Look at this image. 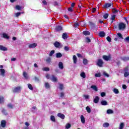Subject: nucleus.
Instances as JSON below:
<instances>
[{
    "instance_id": "412c9836",
    "label": "nucleus",
    "mask_w": 129,
    "mask_h": 129,
    "mask_svg": "<svg viewBox=\"0 0 129 129\" xmlns=\"http://www.w3.org/2000/svg\"><path fill=\"white\" fill-rule=\"evenodd\" d=\"M83 34L85 36H89V35H90V32L88 31H85L83 32Z\"/></svg>"
},
{
    "instance_id": "37998d69",
    "label": "nucleus",
    "mask_w": 129,
    "mask_h": 129,
    "mask_svg": "<svg viewBox=\"0 0 129 129\" xmlns=\"http://www.w3.org/2000/svg\"><path fill=\"white\" fill-rule=\"evenodd\" d=\"M21 14H22V13H21V12H18L15 14V17H16V18H18V17H20V16H21Z\"/></svg>"
},
{
    "instance_id": "58836bf2",
    "label": "nucleus",
    "mask_w": 129,
    "mask_h": 129,
    "mask_svg": "<svg viewBox=\"0 0 129 129\" xmlns=\"http://www.w3.org/2000/svg\"><path fill=\"white\" fill-rule=\"evenodd\" d=\"M121 60L123 61H128L129 57H123L121 58Z\"/></svg>"
},
{
    "instance_id": "2eb2a0df",
    "label": "nucleus",
    "mask_w": 129,
    "mask_h": 129,
    "mask_svg": "<svg viewBox=\"0 0 129 129\" xmlns=\"http://www.w3.org/2000/svg\"><path fill=\"white\" fill-rule=\"evenodd\" d=\"M5 103V97L3 96H0V104Z\"/></svg>"
},
{
    "instance_id": "aec40b11",
    "label": "nucleus",
    "mask_w": 129,
    "mask_h": 129,
    "mask_svg": "<svg viewBox=\"0 0 129 129\" xmlns=\"http://www.w3.org/2000/svg\"><path fill=\"white\" fill-rule=\"evenodd\" d=\"M81 121L83 123H85V118L83 115H81Z\"/></svg>"
},
{
    "instance_id": "864d4df0",
    "label": "nucleus",
    "mask_w": 129,
    "mask_h": 129,
    "mask_svg": "<svg viewBox=\"0 0 129 129\" xmlns=\"http://www.w3.org/2000/svg\"><path fill=\"white\" fill-rule=\"evenodd\" d=\"M106 40L108 41V42H111V38H110L109 36H107L106 37Z\"/></svg>"
},
{
    "instance_id": "052dcab7",
    "label": "nucleus",
    "mask_w": 129,
    "mask_h": 129,
    "mask_svg": "<svg viewBox=\"0 0 129 129\" xmlns=\"http://www.w3.org/2000/svg\"><path fill=\"white\" fill-rule=\"evenodd\" d=\"M64 95H65L63 92H61L60 97H61L62 98H64Z\"/></svg>"
},
{
    "instance_id": "bb28decb",
    "label": "nucleus",
    "mask_w": 129,
    "mask_h": 129,
    "mask_svg": "<svg viewBox=\"0 0 129 129\" xmlns=\"http://www.w3.org/2000/svg\"><path fill=\"white\" fill-rule=\"evenodd\" d=\"M62 56V53H61L60 52H57L56 53V57L57 58H61Z\"/></svg>"
},
{
    "instance_id": "3c124183",
    "label": "nucleus",
    "mask_w": 129,
    "mask_h": 129,
    "mask_svg": "<svg viewBox=\"0 0 129 129\" xmlns=\"http://www.w3.org/2000/svg\"><path fill=\"white\" fill-rule=\"evenodd\" d=\"M78 27H79V24L78 23V22L75 23L74 24V27L75 28H78Z\"/></svg>"
},
{
    "instance_id": "cd10ccee",
    "label": "nucleus",
    "mask_w": 129,
    "mask_h": 129,
    "mask_svg": "<svg viewBox=\"0 0 129 129\" xmlns=\"http://www.w3.org/2000/svg\"><path fill=\"white\" fill-rule=\"evenodd\" d=\"M113 92L115 94H118V93H119V91H118V89H117L116 88H114L113 90Z\"/></svg>"
},
{
    "instance_id": "f3484780",
    "label": "nucleus",
    "mask_w": 129,
    "mask_h": 129,
    "mask_svg": "<svg viewBox=\"0 0 129 129\" xmlns=\"http://www.w3.org/2000/svg\"><path fill=\"white\" fill-rule=\"evenodd\" d=\"M54 45L55 48H59V46H61V44L58 41H55L54 43Z\"/></svg>"
},
{
    "instance_id": "0e129e2a",
    "label": "nucleus",
    "mask_w": 129,
    "mask_h": 129,
    "mask_svg": "<svg viewBox=\"0 0 129 129\" xmlns=\"http://www.w3.org/2000/svg\"><path fill=\"white\" fill-rule=\"evenodd\" d=\"M42 4H43V5L45 6H47V1H46V0H43L42 1Z\"/></svg>"
},
{
    "instance_id": "603ef678",
    "label": "nucleus",
    "mask_w": 129,
    "mask_h": 129,
    "mask_svg": "<svg viewBox=\"0 0 129 129\" xmlns=\"http://www.w3.org/2000/svg\"><path fill=\"white\" fill-rule=\"evenodd\" d=\"M68 11L72 13V12H73V8L72 7H70L68 9Z\"/></svg>"
},
{
    "instance_id": "69168bd1",
    "label": "nucleus",
    "mask_w": 129,
    "mask_h": 129,
    "mask_svg": "<svg viewBox=\"0 0 129 129\" xmlns=\"http://www.w3.org/2000/svg\"><path fill=\"white\" fill-rule=\"evenodd\" d=\"M64 50H65V51H69V47L64 46Z\"/></svg>"
},
{
    "instance_id": "7c9ffc66",
    "label": "nucleus",
    "mask_w": 129,
    "mask_h": 129,
    "mask_svg": "<svg viewBox=\"0 0 129 129\" xmlns=\"http://www.w3.org/2000/svg\"><path fill=\"white\" fill-rule=\"evenodd\" d=\"M50 120L51 121H53V122H55L56 121V118H55V116L53 115H51L50 116Z\"/></svg>"
},
{
    "instance_id": "20e7f679",
    "label": "nucleus",
    "mask_w": 129,
    "mask_h": 129,
    "mask_svg": "<svg viewBox=\"0 0 129 129\" xmlns=\"http://www.w3.org/2000/svg\"><path fill=\"white\" fill-rule=\"evenodd\" d=\"M124 77H127V76H129V72H128V67H126L124 69Z\"/></svg>"
},
{
    "instance_id": "4c0bfd02",
    "label": "nucleus",
    "mask_w": 129,
    "mask_h": 129,
    "mask_svg": "<svg viewBox=\"0 0 129 129\" xmlns=\"http://www.w3.org/2000/svg\"><path fill=\"white\" fill-rule=\"evenodd\" d=\"M124 127V123L122 122L120 124L119 128V129H122Z\"/></svg>"
},
{
    "instance_id": "f03ea898",
    "label": "nucleus",
    "mask_w": 129,
    "mask_h": 129,
    "mask_svg": "<svg viewBox=\"0 0 129 129\" xmlns=\"http://www.w3.org/2000/svg\"><path fill=\"white\" fill-rule=\"evenodd\" d=\"M110 7H113V4L112 3H105L103 6V9H108Z\"/></svg>"
},
{
    "instance_id": "c9c22d12",
    "label": "nucleus",
    "mask_w": 129,
    "mask_h": 129,
    "mask_svg": "<svg viewBox=\"0 0 129 129\" xmlns=\"http://www.w3.org/2000/svg\"><path fill=\"white\" fill-rule=\"evenodd\" d=\"M107 113L108 114H110L111 113H113V110H111V109H108L107 110Z\"/></svg>"
},
{
    "instance_id": "2f4dec72",
    "label": "nucleus",
    "mask_w": 129,
    "mask_h": 129,
    "mask_svg": "<svg viewBox=\"0 0 129 129\" xmlns=\"http://www.w3.org/2000/svg\"><path fill=\"white\" fill-rule=\"evenodd\" d=\"M104 127H108L109 126V123L108 122H105L103 124Z\"/></svg>"
},
{
    "instance_id": "bf43d9fd",
    "label": "nucleus",
    "mask_w": 129,
    "mask_h": 129,
    "mask_svg": "<svg viewBox=\"0 0 129 129\" xmlns=\"http://www.w3.org/2000/svg\"><path fill=\"white\" fill-rule=\"evenodd\" d=\"M105 95H106L105 92L101 93V96L102 97H104V96H105Z\"/></svg>"
},
{
    "instance_id": "680f3d73",
    "label": "nucleus",
    "mask_w": 129,
    "mask_h": 129,
    "mask_svg": "<svg viewBox=\"0 0 129 129\" xmlns=\"http://www.w3.org/2000/svg\"><path fill=\"white\" fill-rule=\"evenodd\" d=\"M95 77H100V76H101V75H100V73L95 74Z\"/></svg>"
},
{
    "instance_id": "ddd939ff",
    "label": "nucleus",
    "mask_w": 129,
    "mask_h": 129,
    "mask_svg": "<svg viewBox=\"0 0 129 129\" xmlns=\"http://www.w3.org/2000/svg\"><path fill=\"white\" fill-rule=\"evenodd\" d=\"M0 50L1 51H8V48L4 46L3 45H0Z\"/></svg>"
},
{
    "instance_id": "79ce46f5",
    "label": "nucleus",
    "mask_w": 129,
    "mask_h": 129,
    "mask_svg": "<svg viewBox=\"0 0 129 129\" xmlns=\"http://www.w3.org/2000/svg\"><path fill=\"white\" fill-rule=\"evenodd\" d=\"M42 70L43 71L48 72V71H50V69L49 68L45 67L42 68Z\"/></svg>"
},
{
    "instance_id": "a878e982",
    "label": "nucleus",
    "mask_w": 129,
    "mask_h": 129,
    "mask_svg": "<svg viewBox=\"0 0 129 129\" xmlns=\"http://www.w3.org/2000/svg\"><path fill=\"white\" fill-rule=\"evenodd\" d=\"M80 76L82 78H86V75H85V73L84 72H83L80 74Z\"/></svg>"
},
{
    "instance_id": "ea45409f",
    "label": "nucleus",
    "mask_w": 129,
    "mask_h": 129,
    "mask_svg": "<svg viewBox=\"0 0 129 129\" xmlns=\"http://www.w3.org/2000/svg\"><path fill=\"white\" fill-rule=\"evenodd\" d=\"M23 76L26 79H28V74L26 72H23Z\"/></svg>"
},
{
    "instance_id": "39448f33",
    "label": "nucleus",
    "mask_w": 129,
    "mask_h": 129,
    "mask_svg": "<svg viewBox=\"0 0 129 129\" xmlns=\"http://www.w3.org/2000/svg\"><path fill=\"white\" fill-rule=\"evenodd\" d=\"M103 60H102L101 59H98L97 65L99 66V67H102L103 66Z\"/></svg>"
},
{
    "instance_id": "4d7b16f0",
    "label": "nucleus",
    "mask_w": 129,
    "mask_h": 129,
    "mask_svg": "<svg viewBox=\"0 0 129 129\" xmlns=\"http://www.w3.org/2000/svg\"><path fill=\"white\" fill-rule=\"evenodd\" d=\"M115 19V15H113L111 16V20H112V21H114Z\"/></svg>"
},
{
    "instance_id": "4be33fe9",
    "label": "nucleus",
    "mask_w": 129,
    "mask_h": 129,
    "mask_svg": "<svg viewBox=\"0 0 129 129\" xmlns=\"http://www.w3.org/2000/svg\"><path fill=\"white\" fill-rule=\"evenodd\" d=\"M0 73L1 74V75H2V76H5V73H6V71H5V69H1Z\"/></svg>"
},
{
    "instance_id": "473e14b6",
    "label": "nucleus",
    "mask_w": 129,
    "mask_h": 129,
    "mask_svg": "<svg viewBox=\"0 0 129 129\" xmlns=\"http://www.w3.org/2000/svg\"><path fill=\"white\" fill-rule=\"evenodd\" d=\"M86 109L88 113H90V112H91V109H90V107H89V106H87L86 107Z\"/></svg>"
},
{
    "instance_id": "7ed1b4c3",
    "label": "nucleus",
    "mask_w": 129,
    "mask_h": 129,
    "mask_svg": "<svg viewBox=\"0 0 129 129\" xmlns=\"http://www.w3.org/2000/svg\"><path fill=\"white\" fill-rule=\"evenodd\" d=\"M119 30H124L125 29V24L120 23L118 25Z\"/></svg>"
},
{
    "instance_id": "f8f14e48",
    "label": "nucleus",
    "mask_w": 129,
    "mask_h": 129,
    "mask_svg": "<svg viewBox=\"0 0 129 129\" xmlns=\"http://www.w3.org/2000/svg\"><path fill=\"white\" fill-rule=\"evenodd\" d=\"M58 67L59 69H61V70H63V69H64V66H63V62H62L61 61H59L58 62Z\"/></svg>"
},
{
    "instance_id": "a18cd8bd",
    "label": "nucleus",
    "mask_w": 129,
    "mask_h": 129,
    "mask_svg": "<svg viewBox=\"0 0 129 129\" xmlns=\"http://www.w3.org/2000/svg\"><path fill=\"white\" fill-rule=\"evenodd\" d=\"M70 127H71V124L68 123L66 124V128L68 129V128H70Z\"/></svg>"
},
{
    "instance_id": "09e8293b",
    "label": "nucleus",
    "mask_w": 129,
    "mask_h": 129,
    "mask_svg": "<svg viewBox=\"0 0 129 129\" xmlns=\"http://www.w3.org/2000/svg\"><path fill=\"white\" fill-rule=\"evenodd\" d=\"M54 53H55V50H51L50 53H49V56H53V54H54Z\"/></svg>"
},
{
    "instance_id": "5fc2aeb1",
    "label": "nucleus",
    "mask_w": 129,
    "mask_h": 129,
    "mask_svg": "<svg viewBox=\"0 0 129 129\" xmlns=\"http://www.w3.org/2000/svg\"><path fill=\"white\" fill-rule=\"evenodd\" d=\"M63 84H59V89L60 90H63Z\"/></svg>"
},
{
    "instance_id": "a211bd4d",
    "label": "nucleus",
    "mask_w": 129,
    "mask_h": 129,
    "mask_svg": "<svg viewBox=\"0 0 129 129\" xmlns=\"http://www.w3.org/2000/svg\"><path fill=\"white\" fill-rule=\"evenodd\" d=\"M62 38L63 40H66L68 38V35L67 33H63L62 35Z\"/></svg>"
},
{
    "instance_id": "c03bdc74",
    "label": "nucleus",
    "mask_w": 129,
    "mask_h": 129,
    "mask_svg": "<svg viewBox=\"0 0 129 129\" xmlns=\"http://www.w3.org/2000/svg\"><path fill=\"white\" fill-rule=\"evenodd\" d=\"M28 87L30 90H33V86L31 84H28Z\"/></svg>"
},
{
    "instance_id": "f704fd0d",
    "label": "nucleus",
    "mask_w": 129,
    "mask_h": 129,
    "mask_svg": "<svg viewBox=\"0 0 129 129\" xmlns=\"http://www.w3.org/2000/svg\"><path fill=\"white\" fill-rule=\"evenodd\" d=\"M117 36H118V37H119V38H120V39H122V40H123V37H122V35L121 34V33H118L117 34Z\"/></svg>"
},
{
    "instance_id": "6e6d98bb",
    "label": "nucleus",
    "mask_w": 129,
    "mask_h": 129,
    "mask_svg": "<svg viewBox=\"0 0 129 129\" xmlns=\"http://www.w3.org/2000/svg\"><path fill=\"white\" fill-rule=\"evenodd\" d=\"M112 11H113V13L114 14H115V13H118V11L117 10H116L115 8H113L112 9Z\"/></svg>"
},
{
    "instance_id": "c756f323",
    "label": "nucleus",
    "mask_w": 129,
    "mask_h": 129,
    "mask_svg": "<svg viewBox=\"0 0 129 129\" xmlns=\"http://www.w3.org/2000/svg\"><path fill=\"white\" fill-rule=\"evenodd\" d=\"M7 106L8 108H10L11 109H13L14 108V105H13L12 103H9L7 105Z\"/></svg>"
},
{
    "instance_id": "338daca9",
    "label": "nucleus",
    "mask_w": 129,
    "mask_h": 129,
    "mask_svg": "<svg viewBox=\"0 0 129 129\" xmlns=\"http://www.w3.org/2000/svg\"><path fill=\"white\" fill-rule=\"evenodd\" d=\"M122 88H123V89H126V88H127V87L125 85H123L122 86Z\"/></svg>"
},
{
    "instance_id": "8fccbe9b",
    "label": "nucleus",
    "mask_w": 129,
    "mask_h": 129,
    "mask_svg": "<svg viewBox=\"0 0 129 129\" xmlns=\"http://www.w3.org/2000/svg\"><path fill=\"white\" fill-rule=\"evenodd\" d=\"M86 41L87 43H90L91 42V40L89 37H86Z\"/></svg>"
},
{
    "instance_id": "f257e3e1",
    "label": "nucleus",
    "mask_w": 129,
    "mask_h": 129,
    "mask_svg": "<svg viewBox=\"0 0 129 129\" xmlns=\"http://www.w3.org/2000/svg\"><path fill=\"white\" fill-rule=\"evenodd\" d=\"M21 88L20 86L16 87L13 90V92L14 93H19V92H21Z\"/></svg>"
},
{
    "instance_id": "6e6552de",
    "label": "nucleus",
    "mask_w": 129,
    "mask_h": 129,
    "mask_svg": "<svg viewBox=\"0 0 129 129\" xmlns=\"http://www.w3.org/2000/svg\"><path fill=\"white\" fill-rule=\"evenodd\" d=\"M1 125L2 127H6L7 125V121L5 120H2Z\"/></svg>"
},
{
    "instance_id": "0eeeda50",
    "label": "nucleus",
    "mask_w": 129,
    "mask_h": 129,
    "mask_svg": "<svg viewBox=\"0 0 129 129\" xmlns=\"http://www.w3.org/2000/svg\"><path fill=\"white\" fill-rule=\"evenodd\" d=\"M55 30L56 32H60L63 30V28L61 25H57L55 27Z\"/></svg>"
},
{
    "instance_id": "13d9d810",
    "label": "nucleus",
    "mask_w": 129,
    "mask_h": 129,
    "mask_svg": "<svg viewBox=\"0 0 129 129\" xmlns=\"http://www.w3.org/2000/svg\"><path fill=\"white\" fill-rule=\"evenodd\" d=\"M103 74L104 76H106V77H109V75H108L107 73H106L105 72H104Z\"/></svg>"
},
{
    "instance_id": "c85d7f7f",
    "label": "nucleus",
    "mask_w": 129,
    "mask_h": 129,
    "mask_svg": "<svg viewBox=\"0 0 129 129\" xmlns=\"http://www.w3.org/2000/svg\"><path fill=\"white\" fill-rule=\"evenodd\" d=\"M83 63L84 64V65H87V64H88V60H87L86 58H84Z\"/></svg>"
},
{
    "instance_id": "72a5a7b5",
    "label": "nucleus",
    "mask_w": 129,
    "mask_h": 129,
    "mask_svg": "<svg viewBox=\"0 0 129 129\" xmlns=\"http://www.w3.org/2000/svg\"><path fill=\"white\" fill-rule=\"evenodd\" d=\"M3 38H5V39H10V37L6 33H3Z\"/></svg>"
},
{
    "instance_id": "9d476101",
    "label": "nucleus",
    "mask_w": 129,
    "mask_h": 129,
    "mask_svg": "<svg viewBox=\"0 0 129 129\" xmlns=\"http://www.w3.org/2000/svg\"><path fill=\"white\" fill-rule=\"evenodd\" d=\"M94 103H98L99 102V97L98 96H96L95 97V98L93 100Z\"/></svg>"
},
{
    "instance_id": "9b49d317",
    "label": "nucleus",
    "mask_w": 129,
    "mask_h": 129,
    "mask_svg": "<svg viewBox=\"0 0 129 129\" xmlns=\"http://www.w3.org/2000/svg\"><path fill=\"white\" fill-rule=\"evenodd\" d=\"M30 49H32V48H36L37 47V43H31L28 46Z\"/></svg>"
},
{
    "instance_id": "1a4fd4ad",
    "label": "nucleus",
    "mask_w": 129,
    "mask_h": 129,
    "mask_svg": "<svg viewBox=\"0 0 129 129\" xmlns=\"http://www.w3.org/2000/svg\"><path fill=\"white\" fill-rule=\"evenodd\" d=\"M50 79L53 82H57L58 81V79H57V77H55V76L52 75Z\"/></svg>"
},
{
    "instance_id": "de8ad7c7",
    "label": "nucleus",
    "mask_w": 129,
    "mask_h": 129,
    "mask_svg": "<svg viewBox=\"0 0 129 129\" xmlns=\"http://www.w3.org/2000/svg\"><path fill=\"white\" fill-rule=\"evenodd\" d=\"M108 14H107V13H106V14H105L104 15H103V18H104V19H107V18H108Z\"/></svg>"
},
{
    "instance_id": "e433bc0d",
    "label": "nucleus",
    "mask_w": 129,
    "mask_h": 129,
    "mask_svg": "<svg viewBox=\"0 0 129 129\" xmlns=\"http://www.w3.org/2000/svg\"><path fill=\"white\" fill-rule=\"evenodd\" d=\"M2 112L3 113V114H5V115H8V113L7 112V110L6 109H3Z\"/></svg>"
},
{
    "instance_id": "423d86ee",
    "label": "nucleus",
    "mask_w": 129,
    "mask_h": 129,
    "mask_svg": "<svg viewBox=\"0 0 129 129\" xmlns=\"http://www.w3.org/2000/svg\"><path fill=\"white\" fill-rule=\"evenodd\" d=\"M103 59L104 60H105V61H109V60H110V59H111V56H110V55H103Z\"/></svg>"
},
{
    "instance_id": "393cba45",
    "label": "nucleus",
    "mask_w": 129,
    "mask_h": 129,
    "mask_svg": "<svg viewBox=\"0 0 129 129\" xmlns=\"http://www.w3.org/2000/svg\"><path fill=\"white\" fill-rule=\"evenodd\" d=\"M101 104L102 105H107V104H108V103H107V102L106 101L102 100L101 102Z\"/></svg>"
},
{
    "instance_id": "e2e57ef3",
    "label": "nucleus",
    "mask_w": 129,
    "mask_h": 129,
    "mask_svg": "<svg viewBox=\"0 0 129 129\" xmlns=\"http://www.w3.org/2000/svg\"><path fill=\"white\" fill-rule=\"evenodd\" d=\"M96 12V8H93L91 11V13H94Z\"/></svg>"
},
{
    "instance_id": "dca6fc26",
    "label": "nucleus",
    "mask_w": 129,
    "mask_h": 129,
    "mask_svg": "<svg viewBox=\"0 0 129 129\" xmlns=\"http://www.w3.org/2000/svg\"><path fill=\"white\" fill-rule=\"evenodd\" d=\"M99 36L101 38H103V37H105V33L104 31H100L99 33Z\"/></svg>"
},
{
    "instance_id": "b1692460",
    "label": "nucleus",
    "mask_w": 129,
    "mask_h": 129,
    "mask_svg": "<svg viewBox=\"0 0 129 129\" xmlns=\"http://www.w3.org/2000/svg\"><path fill=\"white\" fill-rule=\"evenodd\" d=\"M45 86L46 89H50L51 88V87L50 86V84H49V83H45Z\"/></svg>"
},
{
    "instance_id": "774afa93",
    "label": "nucleus",
    "mask_w": 129,
    "mask_h": 129,
    "mask_svg": "<svg viewBox=\"0 0 129 129\" xmlns=\"http://www.w3.org/2000/svg\"><path fill=\"white\" fill-rule=\"evenodd\" d=\"M125 40L127 41V42H129V36H127L125 38Z\"/></svg>"
},
{
    "instance_id": "4468645a",
    "label": "nucleus",
    "mask_w": 129,
    "mask_h": 129,
    "mask_svg": "<svg viewBox=\"0 0 129 129\" xmlns=\"http://www.w3.org/2000/svg\"><path fill=\"white\" fill-rule=\"evenodd\" d=\"M57 116H58V117H60V118H61V119H64V118H65V115L61 113H58L57 114Z\"/></svg>"
},
{
    "instance_id": "49530a36",
    "label": "nucleus",
    "mask_w": 129,
    "mask_h": 129,
    "mask_svg": "<svg viewBox=\"0 0 129 129\" xmlns=\"http://www.w3.org/2000/svg\"><path fill=\"white\" fill-rule=\"evenodd\" d=\"M47 63H51V57H49L46 59Z\"/></svg>"
},
{
    "instance_id": "5701e85b",
    "label": "nucleus",
    "mask_w": 129,
    "mask_h": 129,
    "mask_svg": "<svg viewBox=\"0 0 129 129\" xmlns=\"http://www.w3.org/2000/svg\"><path fill=\"white\" fill-rule=\"evenodd\" d=\"M73 60L74 64H76V63H77V57H76V55H73Z\"/></svg>"
},
{
    "instance_id": "a19ab883",
    "label": "nucleus",
    "mask_w": 129,
    "mask_h": 129,
    "mask_svg": "<svg viewBox=\"0 0 129 129\" xmlns=\"http://www.w3.org/2000/svg\"><path fill=\"white\" fill-rule=\"evenodd\" d=\"M16 9L17 10V11H21L22 10V7L19 5H17L16 6Z\"/></svg>"
},
{
    "instance_id": "6ab92c4d",
    "label": "nucleus",
    "mask_w": 129,
    "mask_h": 129,
    "mask_svg": "<svg viewBox=\"0 0 129 129\" xmlns=\"http://www.w3.org/2000/svg\"><path fill=\"white\" fill-rule=\"evenodd\" d=\"M91 88H92L93 90H94V91H98V89L97 88V87L95 85H92L91 86Z\"/></svg>"
}]
</instances>
